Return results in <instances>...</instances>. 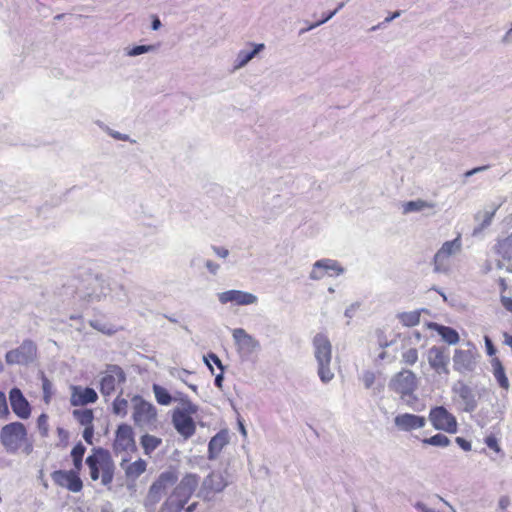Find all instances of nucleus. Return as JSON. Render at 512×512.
Wrapping results in <instances>:
<instances>
[{"label":"nucleus","mask_w":512,"mask_h":512,"mask_svg":"<svg viewBox=\"0 0 512 512\" xmlns=\"http://www.w3.org/2000/svg\"><path fill=\"white\" fill-rule=\"evenodd\" d=\"M502 306L509 312L512 313V298L507 296L501 297Z\"/></svg>","instance_id":"nucleus-61"},{"label":"nucleus","mask_w":512,"mask_h":512,"mask_svg":"<svg viewBox=\"0 0 512 512\" xmlns=\"http://www.w3.org/2000/svg\"><path fill=\"white\" fill-rule=\"evenodd\" d=\"M162 443V440L156 436L145 434L141 437V445L146 455H150Z\"/></svg>","instance_id":"nucleus-35"},{"label":"nucleus","mask_w":512,"mask_h":512,"mask_svg":"<svg viewBox=\"0 0 512 512\" xmlns=\"http://www.w3.org/2000/svg\"><path fill=\"white\" fill-rule=\"evenodd\" d=\"M147 468V463L143 459H138L133 463L128 464L124 470L125 475L128 479L136 480L140 475H142Z\"/></svg>","instance_id":"nucleus-32"},{"label":"nucleus","mask_w":512,"mask_h":512,"mask_svg":"<svg viewBox=\"0 0 512 512\" xmlns=\"http://www.w3.org/2000/svg\"><path fill=\"white\" fill-rule=\"evenodd\" d=\"M253 48L251 50L242 49L238 52L235 61L234 69H240L246 66L259 52L265 49L263 43L251 44Z\"/></svg>","instance_id":"nucleus-29"},{"label":"nucleus","mask_w":512,"mask_h":512,"mask_svg":"<svg viewBox=\"0 0 512 512\" xmlns=\"http://www.w3.org/2000/svg\"><path fill=\"white\" fill-rule=\"evenodd\" d=\"M456 443L464 450V451H470L471 450V443L467 441L466 439L462 437L456 438Z\"/></svg>","instance_id":"nucleus-57"},{"label":"nucleus","mask_w":512,"mask_h":512,"mask_svg":"<svg viewBox=\"0 0 512 512\" xmlns=\"http://www.w3.org/2000/svg\"><path fill=\"white\" fill-rule=\"evenodd\" d=\"M10 415L6 394L0 391V419H7Z\"/></svg>","instance_id":"nucleus-48"},{"label":"nucleus","mask_w":512,"mask_h":512,"mask_svg":"<svg viewBox=\"0 0 512 512\" xmlns=\"http://www.w3.org/2000/svg\"><path fill=\"white\" fill-rule=\"evenodd\" d=\"M126 381V375L118 365H108L100 380V392L103 396H111L116 387Z\"/></svg>","instance_id":"nucleus-13"},{"label":"nucleus","mask_w":512,"mask_h":512,"mask_svg":"<svg viewBox=\"0 0 512 512\" xmlns=\"http://www.w3.org/2000/svg\"><path fill=\"white\" fill-rule=\"evenodd\" d=\"M205 267L212 275H217L220 269V265L212 260H206L205 261Z\"/></svg>","instance_id":"nucleus-52"},{"label":"nucleus","mask_w":512,"mask_h":512,"mask_svg":"<svg viewBox=\"0 0 512 512\" xmlns=\"http://www.w3.org/2000/svg\"><path fill=\"white\" fill-rule=\"evenodd\" d=\"M418 350L416 348H408L401 354V362L405 365L413 366L418 361Z\"/></svg>","instance_id":"nucleus-43"},{"label":"nucleus","mask_w":512,"mask_h":512,"mask_svg":"<svg viewBox=\"0 0 512 512\" xmlns=\"http://www.w3.org/2000/svg\"><path fill=\"white\" fill-rule=\"evenodd\" d=\"M90 285L91 287L89 288V291L79 294V297L87 302H92L94 300L99 301L110 291V288L105 284V281L98 277L93 278Z\"/></svg>","instance_id":"nucleus-26"},{"label":"nucleus","mask_w":512,"mask_h":512,"mask_svg":"<svg viewBox=\"0 0 512 512\" xmlns=\"http://www.w3.org/2000/svg\"><path fill=\"white\" fill-rule=\"evenodd\" d=\"M153 392L157 402L161 405H169L172 401L170 393L160 385H153Z\"/></svg>","instance_id":"nucleus-40"},{"label":"nucleus","mask_w":512,"mask_h":512,"mask_svg":"<svg viewBox=\"0 0 512 512\" xmlns=\"http://www.w3.org/2000/svg\"><path fill=\"white\" fill-rule=\"evenodd\" d=\"M493 366V375L499 384V386L505 390L509 389V381L505 374V370L503 365L498 359H494L492 362Z\"/></svg>","instance_id":"nucleus-33"},{"label":"nucleus","mask_w":512,"mask_h":512,"mask_svg":"<svg viewBox=\"0 0 512 512\" xmlns=\"http://www.w3.org/2000/svg\"><path fill=\"white\" fill-rule=\"evenodd\" d=\"M86 452V447L81 443H77L72 451H71V457L73 459V465L75 467V471H80L81 468H82V461H83V456Z\"/></svg>","instance_id":"nucleus-39"},{"label":"nucleus","mask_w":512,"mask_h":512,"mask_svg":"<svg viewBox=\"0 0 512 512\" xmlns=\"http://www.w3.org/2000/svg\"><path fill=\"white\" fill-rule=\"evenodd\" d=\"M198 485L199 476L197 474L189 473L181 479L172 493L187 503Z\"/></svg>","instance_id":"nucleus-21"},{"label":"nucleus","mask_w":512,"mask_h":512,"mask_svg":"<svg viewBox=\"0 0 512 512\" xmlns=\"http://www.w3.org/2000/svg\"><path fill=\"white\" fill-rule=\"evenodd\" d=\"M131 404L133 408L132 419L137 427L141 429L156 427L157 411L153 404L147 402L139 395L132 397Z\"/></svg>","instance_id":"nucleus-5"},{"label":"nucleus","mask_w":512,"mask_h":512,"mask_svg":"<svg viewBox=\"0 0 512 512\" xmlns=\"http://www.w3.org/2000/svg\"><path fill=\"white\" fill-rule=\"evenodd\" d=\"M499 207H500V205H492L490 210H485L483 212L481 223H480V225L478 227H476L474 229L473 235L478 234L483 229H485V228H487L488 226L491 225L492 220H493L497 210L499 209Z\"/></svg>","instance_id":"nucleus-37"},{"label":"nucleus","mask_w":512,"mask_h":512,"mask_svg":"<svg viewBox=\"0 0 512 512\" xmlns=\"http://www.w3.org/2000/svg\"><path fill=\"white\" fill-rule=\"evenodd\" d=\"M426 422L427 420L424 416L411 413L398 414L394 418V425L402 432H411L421 429L426 425Z\"/></svg>","instance_id":"nucleus-20"},{"label":"nucleus","mask_w":512,"mask_h":512,"mask_svg":"<svg viewBox=\"0 0 512 512\" xmlns=\"http://www.w3.org/2000/svg\"><path fill=\"white\" fill-rule=\"evenodd\" d=\"M510 498L506 495L504 496H501L499 501H498V507L501 509V510H506L509 505H510Z\"/></svg>","instance_id":"nucleus-59"},{"label":"nucleus","mask_w":512,"mask_h":512,"mask_svg":"<svg viewBox=\"0 0 512 512\" xmlns=\"http://www.w3.org/2000/svg\"><path fill=\"white\" fill-rule=\"evenodd\" d=\"M38 348L34 341L24 340L20 346L9 350L5 355L8 365L28 366L37 359Z\"/></svg>","instance_id":"nucleus-9"},{"label":"nucleus","mask_w":512,"mask_h":512,"mask_svg":"<svg viewBox=\"0 0 512 512\" xmlns=\"http://www.w3.org/2000/svg\"><path fill=\"white\" fill-rule=\"evenodd\" d=\"M359 307H360V304L358 302L352 303L350 306H348L345 309V312H344L345 317L352 318L355 315L356 311L359 309Z\"/></svg>","instance_id":"nucleus-53"},{"label":"nucleus","mask_w":512,"mask_h":512,"mask_svg":"<svg viewBox=\"0 0 512 512\" xmlns=\"http://www.w3.org/2000/svg\"><path fill=\"white\" fill-rule=\"evenodd\" d=\"M484 342L486 346V351L489 356H493L496 354V348L493 345L492 340L489 336H484Z\"/></svg>","instance_id":"nucleus-55"},{"label":"nucleus","mask_w":512,"mask_h":512,"mask_svg":"<svg viewBox=\"0 0 512 512\" xmlns=\"http://www.w3.org/2000/svg\"><path fill=\"white\" fill-rule=\"evenodd\" d=\"M231 482V475L227 470L212 471L204 478L199 495L210 501L215 494L222 492Z\"/></svg>","instance_id":"nucleus-8"},{"label":"nucleus","mask_w":512,"mask_h":512,"mask_svg":"<svg viewBox=\"0 0 512 512\" xmlns=\"http://www.w3.org/2000/svg\"><path fill=\"white\" fill-rule=\"evenodd\" d=\"M229 443V433L227 430H221L214 435L208 444V459L214 460L218 457L222 449Z\"/></svg>","instance_id":"nucleus-28"},{"label":"nucleus","mask_w":512,"mask_h":512,"mask_svg":"<svg viewBox=\"0 0 512 512\" xmlns=\"http://www.w3.org/2000/svg\"><path fill=\"white\" fill-rule=\"evenodd\" d=\"M71 390L72 393L70 403L74 407L84 406L89 403H95L98 399V395L93 388H82L80 386H72Z\"/></svg>","instance_id":"nucleus-22"},{"label":"nucleus","mask_w":512,"mask_h":512,"mask_svg":"<svg viewBox=\"0 0 512 512\" xmlns=\"http://www.w3.org/2000/svg\"><path fill=\"white\" fill-rule=\"evenodd\" d=\"M27 429L21 422H11L0 430V442L8 453H16L27 442Z\"/></svg>","instance_id":"nucleus-6"},{"label":"nucleus","mask_w":512,"mask_h":512,"mask_svg":"<svg viewBox=\"0 0 512 512\" xmlns=\"http://www.w3.org/2000/svg\"><path fill=\"white\" fill-rule=\"evenodd\" d=\"M89 475L93 481L101 479V484L109 486L115 473V464L110 452L103 448H94L92 454L86 458Z\"/></svg>","instance_id":"nucleus-1"},{"label":"nucleus","mask_w":512,"mask_h":512,"mask_svg":"<svg viewBox=\"0 0 512 512\" xmlns=\"http://www.w3.org/2000/svg\"><path fill=\"white\" fill-rule=\"evenodd\" d=\"M217 298L223 305L231 303L238 306H248L258 302V297L255 294L235 289L220 292L217 294Z\"/></svg>","instance_id":"nucleus-16"},{"label":"nucleus","mask_w":512,"mask_h":512,"mask_svg":"<svg viewBox=\"0 0 512 512\" xmlns=\"http://www.w3.org/2000/svg\"><path fill=\"white\" fill-rule=\"evenodd\" d=\"M155 50V45H137L133 47H127L124 51L127 56L136 57L145 53L154 52Z\"/></svg>","instance_id":"nucleus-41"},{"label":"nucleus","mask_w":512,"mask_h":512,"mask_svg":"<svg viewBox=\"0 0 512 512\" xmlns=\"http://www.w3.org/2000/svg\"><path fill=\"white\" fill-rule=\"evenodd\" d=\"M391 391L398 394L402 402L408 407L415 409L418 402L416 391L418 389V378L409 369H402L395 373L388 384Z\"/></svg>","instance_id":"nucleus-2"},{"label":"nucleus","mask_w":512,"mask_h":512,"mask_svg":"<svg viewBox=\"0 0 512 512\" xmlns=\"http://www.w3.org/2000/svg\"><path fill=\"white\" fill-rule=\"evenodd\" d=\"M90 325L97 329L98 331L104 332V333H111V330H106V325L102 324L100 321H90Z\"/></svg>","instance_id":"nucleus-58"},{"label":"nucleus","mask_w":512,"mask_h":512,"mask_svg":"<svg viewBox=\"0 0 512 512\" xmlns=\"http://www.w3.org/2000/svg\"><path fill=\"white\" fill-rule=\"evenodd\" d=\"M436 207L437 204L432 201H426L423 199H416L404 202L402 204V213L403 214H410L415 212H423L425 210H431V212L426 213V216H432L436 214Z\"/></svg>","instance_id":"nucleus-27"},{"label":"nucleus","mask_w":512,"mask_h":512,"mask_svg":"<svg viewBox=\"0 0 512 512\" xmlns=\"http://www.w3.org/2000/svg\"><path fill=\"white\" fill-rule=\"evenodd\" d=\"M93 435H94L93 425L84 428L83 438L88 444H92Z\"/></svg>","instance_id":"nucleus-54"},{"label":"nucleus","mask_w":512,"mask_h":512,"mask_svg":"<svg viewBox=\"0 0 512 512\" xmlns=\"http://www.w3.org/2000/svg\"><path fill=\"white\" fill-rule=\"evenodd\" d=\"M422 443L425 445H432L437 447H447L450 444V440L444 434L438 433L432 437L424 438Z\"/></svg>","instance_id":"nucleus-42"},{"label":"nucleus","mask_w":512,"mask_h":512,"mask_svg":"<svg viewBox=\"0 0 512 512\" xmlns=\"http://www.w3.org/2000/svg\"><path fill=\"white\" fill-rule=\"evenodd\" d=\"M360 379L366 389H371L373 394H379L384 389L382 382H377L375 372L371 370H365L362 372Z\"/></svg>","instance_id":"nucleus-31"},{"label":"nucleus","mask_w":512,"mask_h":512,"mask_svg":"<svg viewBox=\"0 0 512 512\" xmlns=\"http://www.w3.org/2000/svg\"><path fill=\"white\" fill-rule=\"evenodd\" d=\"M503 337L504 343L512 349V335L508 334L507 332H504Z\"/></svg>","instance_id":"nucleus-64"},{"label":"nucleus","mask_w":512,"mask_h":512,"mask_svg":"<svg viewBox=\"0 0 512 512\" xmlns=\"http://www.w3.org/2000/svg\"><path fill=\"white\" fill-rule=\"evenodd\" d=\"M494 252L501 258L497 260L496 267L503 269V261H512V233L499 237L493 247Z\"/></svg>","instance_id":"nucleus-24"},{"label":"nucleus","mask_w":512,"mask_h":512,"mask_svg":"<svg viewBox=\"0 0 512 512\" xmlns=\"http://www.w3.org/2000/svg\"><path fill=\"white\" fill-rule=\"evenodd\" d=\"M42 390L43 400L48 404L52 397V383L46 377H43L42 379Z\"/></svg>","instance_id":"nucleus-47"},{"label":"nucleus","mask_w":512,"mask_h":512,"mask_svg":"<svg viewBox=\"0 0 512 512\" xmlns=\"http://www.w3.org/2000/svg\"><path fill=\"white\" fill-rule=\"evenodd\" d=\"M12 411L20 419H28L31 415V406L22 391L14 387L9 392Z\"/></svg>","instance_id":"nucleus-19"},{"label":"nucleus","mask_w":512,"mask_h":512,"mask_svg":"<svg viewBox=\"0 0 512 512\" xmlns=\"http://www.w3.org/2000/svg\"><path fill=\"white\" fill-rule=\"evenodd\" d=\"M232 336L240 357L249 360L251 356L260 349V342L248 334L243 328H236Z\"/></svg>","instance_id":"nucleus-12"},{"label":"nucleus","mask_w":512,"mask_h":512,"mask_svg":"<svg viewBox=\"0 0 512 512\" xmlns=\"http://www.w3.org/2000/svg\"><path fill=\"white\" fill-rule=\"evenodd\" d=\"M452 391L456 393L463 402V409L466 412H472L477 407V401L472 389L462 381H458L452 387Z\"/></svg>","instance_id":"nucleus-25"},{"label":"nucleus","mask_w":512,"mask_h":512,"mask_svg":"<svg viewBox=\"0 0 512 512\" xmlns=\"http://www.w3.org/2000/svg\"><path fill=\"white\" fill-rule=\"evenodd\" d=\"M37 427L40 431V434L42 436H47L48 434V428H49V425H48V416L44 413H42L38 419H37Z\"/></svg>","instance_id":"nucleus-49"},{"label":"nucleus","mask_w":512,"mask_h":512,"mask_svg":"<svg viewBox=\"0 0 512 512\" xmlns=\"http://www.w3.org/2000/svg\"><path fill=\"white\" fill-rule=\"evenodd\" d=\"M461 250L462 239L460 235L453 240L445 241L434 255V272L448 274L451 271V258L460 253Z\"/></svg>","instance_id":"nucleus-7"},{"label":"nucleus","mask_w":512,"mask_h":512,"mask_svg":"<svg viewBox=\"0 0 512 512\" xmlns=\"http://www.w3.org/2000/svg\"><path fill=\"white\" fill-rule=\"evenodd\" d=\"M113 413L119 416H125L127 414L128 401L120 396L116 397L113 401Z\"/></svg>","instance_id":"nucleus-44"},{"label":"nucleus","mask_w":512,"mask_h":512,"mask_svg":"<svg viewBox=\"0 0 512 512\" xmlns=\"http://www.w3.org/2000/svg\"><path fill=\"white\" fill-rule=\"evenodd\" d=\"M189 376H190V372H189V371H187V370H184V369H183V370L178 371V373H177V377H178L181 381H183L185 384H188L187 377H189Z\"/></svg>","instance_id":"nucleus-63"},{"label":"nucleus","mask_w":512,"mask_h":512,"mask_svg":"<svg viewBox=\"0 0 512 512\" xmlns=\"http://www.w3.org/2000/svg\"><path fill=\"white\" fill-rule=\"evenodd\" d=\"M312 345L318 366L317 374L321 382L327 384L334 378V373L330 367L332 360L331 342L325 334L318 333L314 336Z\"/></svg>","instance_id":"nucleus-3"},{"label":"nucleus","mask_w":512,"mask_h":512,"mask_svg":"<svg viewBox=\"0 0 512 512\" xmlns=\"http://www.w3.org/2000/svg\"><path fill=\"white\" fill-rule=\"evenodd\" d=\"M489 168V165H484V166H479V167H476V168H473L467 172H465L464 176L465 177H470V176H473L479 172H482V171H485Z\"/></svg>","instance_id":"nucleus-60"},{"label":"nucleus","mask_w":512,"mask_h":512,"mask_svg":"<svg viewBox=\"0 0 512 512\" xmlns=\"http://www.w3.org/2000/svg\"><path fill=\"white\" fill-rule=\"evenodd\" d=\"M208 358L215 364L217 365V367L221 370V371H224V367L222 365V362L221 360L219 359V357L214 354V353H209L208 354Z\"/></svg>","instance_id":"nucleus-62"},{"label":"nucleus","mask_w":512,"mask_h":512,"mask_svg":"<svg viewBox=\"0 0 512 512\" xmlns=\"http://www.w3.org/2000/svg\"><path fill=\"white\" fill-rule=\"evenodd\" d=\"M211 249L216 256L222 259H225L229 256V250L225 247L213 245Z\"/></svg>","instance_id":"nucleus-50"},{"label":"nucleus","mask_w":512,"mask_h":512,"mask_svg":"<svg viewBox=\"0 0 512 512\" xmlns=\"http://www.w3.org/2000/svg\"><path fill=\"white\" fill-rule=\"evenodd\" d=\"M337 12H338V9H335V10H333V11L327 13V14H324V16H323V18L321 20H319L316 23L311 24L309 27H307L305 29H302L300 31V34H303V33L307 32V31H310V30H312V29H314V28H316V27H318V26L328 22L333 16L336 15Z\"/></svg>","instance_id":"nucleus-46"},{"label":"nucleus","mask_w":512,"mask_h":512,"mask_svg":"<svg viewBox=\"0 0 512 512\" xmlns=\"http://www.w3.org/2000/svg\"><path fill=\"white\" fill-rule=\"evenodd\" d=\"M55 484L67 488L71 492H80L83 488V483L75 470H57L51 475Z\"/></svg>","instance_id":"nucleus-18"},{"label":"nucleus","mask_w":512,"mask_h":512,"mask_svg":"<svg viewBox=\"0 0 512 512\" xmlns=\"http://www.w3.org/2000/svg\"><path fill=\"white\" fill-rule=\"evenodd\" d=\"M187 503L173 493L164 502L161 512H181Z\"/></svg>","instance_id":"nucleus-34"},{"label":"nucleus","mask_w":512,"mask_h":512,"mask_svg":"<svg viewBox=\"0 0 512 512\" xmlns=\"http://www.w3.org/2000/svg\"><path fill=\"white\" fill-rule=\"evenodd\" d=\"M485 444L487 445L488 448L494 450L495 452H500V447L498 445V441H497L496 437H494L492 435L486 437Z\"/></svg>","instance_id":"nucleus-51"},{"label":"nucleus","mask_w":512,"mask_h":512,"mask_svg":"<svg viewBox=\"0 0 512 512\" xmlns=\"http://www.w3.org/2000/svg\"><path fill=\"white\" fill-rule=\"evenodd\" d=\"M74 418L85 427L92 426L94 414L91 409H75L72 412Z\"/></svg>","instance_id":"nucleus-38"},{"label":"nucleus","mask_w":512,"mask_h":512,"mask_svg":"<svg viewBox=\"0 0 512 512\" xmlns=\"http://www.w3.org/2000/svg\"><path fill=\"white\" fill-rule=\"evenodd\" d=\"M136 448L131 426L120 424L115 433L113 449L115 453L129 452Z\"/></svg>","instance_id":"nucleus-17"},{"label":"nucleus","mask_w":512,"mask_h":512,"mask_svg":"<svg viewBox=\"0 0 512 512\" xmlns=\"http://www.w3.org/2000/svg\"><path fill=\"white\" fill-rule=\"evenodd\" d=\"M173 424L179 434L185 438L195 433V423L191 416L184 411L177 410L173 414Z\"/></svg>","instance_id":"nucleus-23"},{"label":"nucleus","mask_w":512,"mask_h":512,"mask_svg":"<svg viewBox=\"0 0 512 512\" xmlns=\"http://www.w3.org/2000/svg\"><path fill=\"white\" fill-rule=\"evenodd\" d=\"M427 361L435 374L448 377L450 374V353L445 346H432L427 351Z\"/></svg>","instance_id":"nucleus-11"},{"label":"nucleus","mask_w":512,"mask_h":512,"mask_svg":"<svg viewBox=\"0 0 512 512\" xmlns=\"http://www.w3.org/2000/svg\"><path fill=\"white\" fill-rule=\"evenodd\" d=\"M414 507L418 512H436L435 509L428 507L426 504L420 501L416 502Z\"/></svg>","instance_id":"nucleus-56"},{"label":"nucleus","mask_w":512,"mask_h":512,"mask_svg":"<svg viewBox=\"0 0 512 512\" xmlns=\"http://www.w3.org/2000/svg\"><path fill=\"white\" fill-rule=\"evenodd\" d=\"M178 480L175 471L169 470L160 473L157 479L149 487L144 505L148 512H153L157 504L166 494L168 488L172 487Z\"/></svg>","instance_id":"nucleus-4"},{"label":"nucleus","mask_w":512,"mask_h":512,"mask_svg":"<svg viewBox=\"0 0 512 512\" xmlns=\"http://www.w3.org/2000/svg\"><path fill=\"white\" fill-rule=\"evenodd\" d=\"M468 349H456L453 354V368L460 374L471 373L476 369L477 358L479 357L476 346L467 342Z\"/></svg>","instance_id":"nucleus-10"},{"label":"nucleus","mask_w":512,"mask_h":512,"mask_svg":"<svg viewBox=\"0 0 512 512\" xmlns=\"http://www.w3.org/2000/svg\"><path fill=\"white\" fill-rule=\"evenodd\" d=\"M430 327L433 328L438 335L441 336L442 340L449 345H455L459 342L460 337L458 332L449 326H444L438 323L430 324Z\"/></svg>","instance_id":"nucleus-30"},{"label":"nucleus","mask_w":512,"mask_h":512,"mask_svg":"<svg viewBox=\"0 0 512 512\" xmlns=\"http://www.w3.org/2000/svg\"><path fill=\"white\" fill-rule=\"evenodd\" d=\"M344 268L336 260L323 258L317 260L309 273V278L314 281L323 279L326 275L333 277L344 273Z\"/></svg>","instance_id":"nucleus-15"},{"label":"nucleus","mask_w":512,"mask_h":512,"mask_svg":"<svg viewBox=\"0 0 512 512\" xmlns=\"http://www.w3.org/2000/svg\"><path fill=\"white\" fill-rule=\"evenodd\" d=\"M429 420L437 430H442L448 433H455L457 431V421L455 416L443 406L432 408L429 413Z\"/></svg>","instance_id":"nucleus-14"},{"label":"nucleus","mask_w":512,"mask_h":512,"mask_svg":"<svg viewBox=\"0 0 512 512\" xmlns=\"http://www.w3.org/2000/svg\"><path fill=\"white\" fill-rule=\"evenodd\" d=\"M100 127L108 134L110 135L112 138L116 139V140H120V141H130L132 143H134L135 141L134 140H130V137L129 135L127 134H124V133H121V132H118V131H115L111 128H109L108 126L104 125V124H100Z\"/></svg>","instance_id":"nucleus-45"},{"label":"nucleus","mask_w":512,"mask_h":512,"mask_svg":"<svg viewBox=\"0 0 512 512\" xmlns=\"http://www.w3.org/2000/svg\"><path fill=\"white\" fill-rule=\"evenodd\" d=\"M398 320L406 327H413L420 322V311L414 310L409 312H402L397 315Z\"/></svg>","instance_id":"nucleus-36"}]
</instances>
